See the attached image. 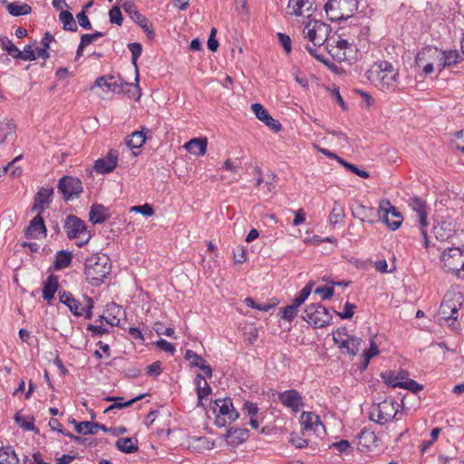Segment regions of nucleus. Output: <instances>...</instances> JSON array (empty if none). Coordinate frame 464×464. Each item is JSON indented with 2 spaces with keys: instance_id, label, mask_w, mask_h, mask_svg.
I'll list each match as a JSON object with an SVG mask.
<instances>
[{
  "instance_id": "f257e3e1",
  "label": "nucleus",
  "mask_w": 464,
  "mask_h": 464,
  "mask_svg": "<svg viewBox=\"0 0 464 464\" xmlns=\"http://www.w3.org/2000/svg\"><path fill=\"white\" fill-rule=\"evenodd\" d=\"M84 266L87 280L95 286L103 282L111 268L110 257L105 254H95L86 258Z\"/></svg>"
},
{
  "instance_id": "f03ea898",
  "label": "nucleus",
  "mask_w": 464,
  "mask_h": 464,
  "mask_svg": "<svg viewBox=\"0 0 464 464\" xmlns=\"http://www.w3.org/2000/svg\"><path fill=\"white\" fill-rule=\"evenodd\" d=\"M344 35L346 33L343 32L341 35L330 37L325 46L333 59L340 63L352 60L353 54L357 49L353 44V40L349 41L343 38L342 36Z\"/></svg>"
},
{
  "instance_id": "7ed1b4c3",
  "label": "nucleus",
  "mask_w": 464,
  "mask_h": 464,
  "mask_svg": "<svg viewBox=\"0 0 464 464\" xmlns=\"http://www.w3.org/2000/svg\"><path fill=\"white\" fill-rule=\"evenodd\" d=\"M463 295L457 292H448L440 304L439 314L440 320L452 321L451 326L457 329L459 324L457 322L459 310L462 304Z\"/></svg>"
},
{
  "instance_id": "20e7f679",
  "label": "nucleus",
  "mask_w": 464,
  "mask_h": 464,
  "mask_svg": "<svg viewBox=\"0 0 464 464\" xmlns=\"http://www.w3.org/2000/svg\"><path fill=\"white\" fill-rule=\"evenodd\" d=\"M357 8V0H328L324 5V11L331 21L353 18Z\"/></svg>"
},
{
  "instance_id": "39448f33",
  "label": "nucleus",
  "mask_w": 464,
  "mask_h": 464,
  "mask_svg": "<svg viewBox=\"0 0 464 464\" xmlns=\"http://www.w3.org/2000/svg\"><path fill=\"white\" fill-rule=\"evenodd\" d=\"M332 29L329 24L318 20L309 21L303 30L304 37L318 47L327 44Z\"/></svg>"
},
{
  "instance_id": "423d86ee",
  "label": "nucleus",
  "mask_w": 464,
  "mask_h": 464,
  "mask_svg": "<svg viewBox=\"0 0 464 464\" xmlns=\"http://www.w3.org/2000/svg\"><path fill=\"white\" fill-rule=\"evenodd\" d=\"M64 231L70 239H81L77 245L82 246L88 243L91 234L83 220L74 215L66 217L63 224Z\"/></svg>"
},
{
  "instance_id": "0eeeda50",
  "label": "nucleus",
  "mask_w": 464,
  "mask_h": 464,
  "mask_svg": "<svg viewBox=\"0 0 464 464\" xmlns=\"http://www.w3.org/2000/svg\"><path fill=\"white\" fill-rule=\"evenodd\" d=\"M397 414L398 403L393 400H384L372 407L370 420L383 425L394 419Z\"/></svg>"
},
{
  "instance_id": "6e6552de",
  "label": "nucleus",
  "mask_w": 464,
  "mask_h": 464,
  "mask_svg": "<svg viewBox=\"0 0 464 464\" xmlns=\"http://www.w3.org/2000/svg\"><path fill=\"white\" fill-rule=\"evenodd\" d=\"M303 319L314 328H323L331 323L332 315L322 304H312L305 308Z\"/></svg>"
},
{
  "instance_id": "1a4fd4ad",
  "label": "nucleus",
  "mask_w": 464,
  "mask_h": 464,
  "mask_svg": "<svg viewBox=\"0 0 464 464\" xmlns=\"http://www.w3.org/2000/svg\"><path fill=\"white\" fill-rule=\"evenodd\" d=\"M434 55H437V59H439L440 62H443V66L455 65L461 60V56L457 50H450L447 52L439 53L436 48L428 47L417 54L415 60L416 65L420 67L421 62L426 59V56Z\"/></svg>"
},
{
  "instance_id": "9d476101",
  "label": "nucleus",
  "mask_w": 464,
  "mask_h": 464,
  "mask_svg": "<svg viewBox=\"0 0 464 464\" xmlns=\"http://www.w3.org/2000/svg\"><path fill=\"white\" fill-rule=\"evenodd\" d=\"M382 214V219L392 230L400 227L403 221L401 214L388 199H382L379 204V215Z\"/></svg>"
},
{
  "instance_id": "9b49d317",
  "label": "nucleus",
  "mask_w": 464,
  "mask_h": 464,
  "mask_svg": "<svg viewBox=\"0 0 464 464\" xmlns=\"http://www.w3.org/2000/svg\"><path fill=\"white\" fill-rule=\"evenodd\" d=\"M58 190L63 196V198L68 201L74 197H79L82 193V181L72 176L63 177L58 183Z\"/></svg>"
},
{
  "instance_id": "f8f14e48",
  "label": "nucleus",
  "mask_w": 464,
  "mask_h": 464,
  "mask_svg": "<svg viewBox=\"0 0 464 464\" xmlns=\"http://www.w3.org/2000/svg\"><path fill=\"white\" fill-rule=\"evenodd\" d=\"M462 258H464V250L459 247H450L444 250L440 256L444 269L452 274L457 270Z\"/></svg>"
},
{
  "instance_id": "ddd939ff",
  "label": "nucleus",
  "mask_w": 464,
  "mask_h": 464,
  "mask_svg": "<svg viewBox=\"0 0 464 464\" xmlns=\"http://www.w3.org/2000/svg\"><path fill=\"white\" fill-rule=\"evenodd\" d=\"M122 8L124 12L130 17V19L139 24L147 33V34H153V31L151 30V24L147 17H145L138 11L136 5L130 1L125 2L122 5Z\"/></svg>"
},
{
  "instance_id": "4468645a",
  "label": "nucleus",
  "mask_w": 464,
  "mask_h": 464,
  "mask_svg": "<svg viewBox=\"0 0 464 464\" xmlns=\"http://www.w3.org/2000/svg\"><path fill=\"white\" fill-rule=\"evenodd\" d=\"M119 153L116 150H110L104 158L97 160L93 169L101 174L112 172L117 167Z\"/></svg>"
},
{
  "instance_id": "2eb2a0df",
  "label": "nucleus",
  "mask_w": 464,
  "mask_h": 464,
  "mask_svg": "<svg viewBox=\"0 0 464 464\" xmlns=\"http://www.w3.org/2000/svg\"><path fill=\"white\" fill-rule=\"evenodd\" d=\"M280 402L293 411L297 412L304 405L303 398L296 390H287L278 394Z\"/></svg>"
},
{
  "instance_id": "dca6fc26",
  "label": "nucleus",
  "mask_w": 464,
  "mask_h": 464,
  "mask_svg": "<svg viewBox=\"0 0 464 464\" xmlns=\"http://www.w3.org/2000/svg\"><path fill=\"white\" fill-rule=\"evenodd\" d=\"M358 445L359 450L362 452L372 451L378 448L380 444V439L377 435L370 430H362L358 435Z\"/></svg>"
},
{
  "instance_id": "f3484780",
  "label": "nucleus",
  "mask_w": 464,
  "mask_h": 464,
  "mask_svg": "<svg viewBox=\"0 0 464 464\" xmlns=\"http://www.w3.org/2000/svg\"><path fill=\"white\" fill-rule=\"evenodd\" d=\"M41 214L38 212L25 228L24 234L27 238L37 239L46 236V227Z\"/></svg>"
},
{
  "instance_id": "a211bd4d",
  "label": "nucleus",
  "mask_w": 464,
  "mask_h": 464,
  "mask_svg": "<svg viewBox=\"0 0 464 464\" xmlns=\"http://www.w3.org/2000/svg\"><path fill=\"white\" fill-rule=\"evenodd\" d=\"M410 207L416 213L417 220L421 227L428 226V208L426 202L418 197L410 198Z\"/></svg>"
},
{
  "instance_id": "6ab92c4d",
  "label": "nucleus",
  "mask_w": 464,
  "mask_h": 464,
  "mask_svg": "<svg viewBox=\"0 0 464 464\" xmlns=\"http://www.w3.org/2000/svg\"><path fill=\"white\" fill-rule=\"evenodd\" d=\"M216 407L218 408V413L228 420V423L234 422L239 418V413L233 407L230 398L218 399L215 401Z\"/></svg>"
},
{
  "instance_id": "aec40b11",
  "label": "nucleus",
  "mask_w": 464,
  "mask_h": 464,
  "mask_svg": "<svg viewBox=\"0 0 464 464\" xmlns=\"http://www.w3.org/2000/svg\"><path fill=\"white\" fill-rule=\"evenodd\" d=\"M343 31L347 30V34H349V38H347L349 41L353 40V44H355V39L362 40L365 39L369 34V27L368 26H362L359 23L358 17H353L351 21V24L348 26L347 29L343 28Z\"/></svg>"
},
{
  "instance_id": "412c9836",
  "label": "nucleus",
  "mask_w": 464,
  "mask_h": 464,
  "mask_svg": "<svg viewBox=\"0 0 464 464\" xmlns=\"http://www.w3.org/2000/svg\"><path fill=\"white\" fill-rule=\"evenodd\" d=\"M314 0H289L287 8L292 9L291 14L301 16L307 14L311 15V12L314 10Z\"/></svg>"
},
{
  "instance_id": "4be33fe9",
  "label": "nucleus",
  "mask_w": 464,
  "mask_h": 464,
  "mask_svg": "<svg viewBox=\"0 0 464 464\" xmlns=\"http://www.w3.org/2000/svg\"><path fill=\"white\" fill-rule=\"evenodd\" d=\"M53 194V188H42L34 197L32 211H38L40 213L44 212L45 208L44 205H48L51 202Z\"/></svg>"
},
{
  "instance_id": "5701e85b",
  "label": "nucleus",
  "mask_w": 464,
  "mask_h": 464,
  "mask_svg": "<svg viewBox=\"0 0 464 464\" xmlns=\"http://www.w3.org/2000/svg\"><path fill=\"white\" fill-rule=\"evenodd\" d=\"M109 209L102 204L95 203L91 207L89 220L92 224H102L110 218Z\"/></svg>"
},
{
  "instance_id": "b1692460",
  "label": "nucleus",
  "mask_w": 464,
  "mask_h": 464,
  "mask_svg": "<svg viewBox=\"0 0 464 464\" xmlns=\"http://www.w3.org/2000/svg\"><path fill=\"white\" fill-rule=\"evenodd\" d=\"M301 424L303 430L305 431L313 430L316 432L319 430V427L324 428L319 416L314 412L304 411L301 415Z\"/></svg>"
},
{
  "instance_id": "393cba45",
  "label": "nucleus",
  "mask_w": 464,
  "mask_h": 464,
  "mask_svg": "<svg viewBox=\"0 0 464 464\" xmlns=\"http://www.w3.org/2000/svg\"><path fill=\"white\" fill-rule=\"evenodd\" d=\"M207 138H194L185 143L184 148L191 154L203 156L207 151Z\"/></svg>"
},
{
  "instance_id": "a878e982",
  "label": "nucleus",
  "mask_w": 464,
  "mask_h": 464,
  "mask_svg": "<svg viewBox=\"0 0 464 464\" xmlns=\"http://www.w3.org/2000/svg\"><path fill=\"white\" fill-rule=\"evenodd\" d=\"M227 437L229 439L228 443L233 446H238L245 442L249 437V431L242 428H230L227 430Z\"/></svg>"
},
{
  "instance_id": "bb28decb",
  "label": "nucleus",
  "mask_w": 464,
  "mask_h": 464,
  "mask_svg": "<svg viewBox=\"0 0 464 464\" xmlns=\"http://www.w3.org/2000/svg\"><path fill=\"white\" fill-rule=\"evenodd\" d=\"M59 287L58 277L54 275H50L44 282L43 297L45 301L50 302L53 299L54 295Z\"/></svg>"
},
{
  "instance_id": "cd10ccee",
  "label": "nucleus",
  "mask_w": 464,
  "mask_h": 464,
  "mask_svg": "<svg viewBox=\"0 0 464 464\" xmlns=\"http://www.w3.org/2000/svg\"><path fill=\"white\" fill-rule=\"evenodd\" d=\"M102 430L103 431H107V428L101 423L92 422V421H82L80 423H76V431L80 434H97L98 431Z\"/></svg>"
},
{
  "instance_id": "c85d7f7f",
  "label": "nucleus",
  "mask_w": 464,
  "mask_h": 464,
  "mask_svg": "<svg viewBox=\"0 0 464 464\" xmlns=\"http://www.w3.org/2000/svg\"><path fill=\"white\" fill-rule=\"evenodd\" d=\"M398 72H393L390 73H378L376 81L381 89L382 90H391L394 87L395 82L398 80Z\"/></svg>"
},
{
  "instance_id": "c756f323",
  "label": "nucleus",
  "mask_w": 464,
  "mask_h": 464,
  "mask_svg": "<svg viewBox=\"0 0 464 464\" xmlns=\"http://www.w3.org/2000/svg\"><path fill=\"white\" fill-rule=\"evenodd\" d=\"M116 447L124 453H134L138 451V440L133 437L121 438L116 441Z\"/></svg>"
},
{
  "instance_id": "7c9ffc66",
  "label": "nucleus",
  "mask_w": 464,
  "mask_h": 464,
  "mask_svg": "<svg viewBox=\"0 0 464 464\" xmlns=\"http://www.w3.org/2000/svg\"><path fill=\"white\" fill-rule=\"evenodd\" d=\"M8 13L13 16H20L28 14L32 12V8L27 4H20L18 2L8 3L5 1Z\"/></svg>"
},
{
  "instance_id": "2f4dec72",
  "label": "nucleus",
  "mask_w": 464,
  "mask_h": 464,
  "mask_svg": "<svg viewBox=\"0 0 464 464\" xmlns=\"http://www.w3.org/2000/svg\"><path fill=\"white\" fill-rule=\"evenodd\" d=\"M195 382L199 405L202 403L203 399L207 398L210 394L211 388L201 374L197 375Z\"/></svg>"
},
{
  "instance_id": "473e14b6",
  "label": "nucleus",
  "mask_w": 464,
  "mask_h": 464,
  "mask_svg": "<svg viewBox=\"0 0 464 464\" xmlns=\"http://www.w3.org/2000/svg\"><path fill=\"white\" fill-rule=\"evenodd\" d=\"M215 446V442L210 440L207 437H193L190 442V448L198 452H201L204 450H209L213 449Z\"/></svg>"
},
{
  "instance_id": "72a5a7b5",
  "label": "nucleus",
  "mask_w": 464,
  "mask_h": 464,
  "mask_svg": "<svg viewBox=\"0 0 464 464\" xmlns=\"http://www.w3.org/2000/svg\"><path fill=\"white\" fill-rule=\"evenodd\" d=\"M0 464H20L19 459L12 446L0 449Z\"/></svg>"
},
{
  "instance_id": "f704fd0d",
  "label": "nucleus",
  "mask_w": 464,
  "mask_h": 464,
  "mask_svg": "<svg viewBox=\"0 0 464 464\" xmlns=\"http://www.w3.org/2000/svg\"><path fill=\"white\" fill-rule=\"evenodd\" d=\"M143 397V395H140V396H137L128 401H125V402H122L121 401H123V399L121 397H106L105 398V401H114L113 404L110 405L105 411L104 412H109L114 409H123V408H126V407H129L130 405H132L135 401L140 400L141 398Z\"/></svg>"
},
{
  "instance_id": "c9c22d12",
  "label": "nucleus",
  "mask_w": 464,
  "mask_h": 464,
  "mask_svg": "<svg viewBox=\"0 0 464 464\" xmlns=\"http://www.w3.org/2000/svg\"><path fill=\"white\" fill-rule=\"evenodd\" d=\"M146 140L143 130H136L128 137L126 143L130 149H139L145 143Z\"/></svg>"
},
{
  "instance_id": "e433bc0d",
  "label": "nucleus",
  "mask_w": 464,
  "mask_h": 464,
  "mask_svg": "<svg viewBox=\"0 0 464 464\" xmlns=\"http://www.w3.org/2000/svg\"><path fill=\"white\" fill-rule=\"evenodd\" d=\"M72 255L71 252L63 251V250L58 251L56 254L55 261H54V265H53L54 268L56 270H61V269H63V268L69 266V265L72 262Z\"/></svg>"
},
{
  "instance_id": "4c0bfd02",
  "label": "nucleus",
  "mask_w": 464,
  "mask_h": 464,
  "mask_svg": "<svg viewBox=\"0 0 464 464\" xmlns=\"http://www.w3.org/2000/svg\"><path fill=\"white\" fill-rule=\"evenodd\" d=\"M59 19L63 24V28L66 31L76 32L78 27L72 14L69 11H61Z\"/></svg>"
},
{
  "instance_id": "58836bf2",
  "label": "nucleus",
  "mask_w": 464,
  "mask_h": 464,
  "mask_svg": "<svg viewBox=\"0 0 464 464\" xmlns=\"http://www.w3.org/2000/svg\"><path fill=\"white\" fill-rule=\"evenodd\" d=\"M16 126L13 121H4L0 122V143H4L9 136L15 133Z\"/></svg>"
},
{
  "instance_id": "ea45409f",
  "label": "nucleus",
  "mask_w": 464,
  "mask_h": 464,
  "mask_svg": "<svg viewBox=\"0 0 464 464\" xmlns=\"http://www.w3.org/2000/svg\"><path fill=\"white\" fill-rule=\"evenodd\" d=\"M14 420L24 430L38 432L34 426V418L33 416H23L20 413H16Z\"/></svg>"
},
{
  "instance_id": "a19ab883",
  "label": "nucleus",
  "mask_w": 464,
  "mask_h": 464,
  "mask_svg": "<svg viewBox=\"0 0 464 464\" xmlns=\"http://www.w3.org/2000/svg\"><path fill=\"white\" fill-rule=\"evenodd\" d=\"M344 218V210L343 206L338 202L334 201L332 211L329 215V222L334 226Z\"/></svg>"
},
{
  "instance_id": "79ce46f5",
  "label": "nucleus",
  "mask_w": 464,
  "mask_h": 464,
  "mask_svg": "<svg viewBox=\"0 0 464 464\" xmlns=\"http://www.w3.org/2000/svg\"><path fill=\"white\" fill-rule=\"evenodd\" d=\"M362 342V340L361 338L352 335L347 338L345 344L343 345L341 349H345L347 353L354 356L358 353Z\"/></svg>"
},
{
  "instance_id": "37998d69",
  "label": "nucleus",
  "mask_w": 464,
  "mask_h": 464,
  "mask_svg": "<svg viewBox=\"0 0 464 464\" xmlns=\"http://www.w3.org/2000/svg\"><path fill=\"white\" fill-rule=\"evenodd\" d=\"M128 48L131 53V63L133 64L136 72V80H138L139 67L137 62L142 53V46L140 43H131L128 44Z\"/></svg>"
},
{
  "instance_id": "c03bdc74",
  "label": "nucleus",
  "mask_w": 464,
  "mask_h": 464,
  "mask_svg": "<svg viewBox=\"0 0 464 464\" xmlns=\"http://www.w3.org/2000/svg\"><path fill=\"white\" fill-rule=\"evenodd\" d=\"M312 291V283H308L298 294V296H296L293 303L290 304L291 306H294V308L298 311V307L307 299V297L310 295Z\"/></svg>"
},
{
  "instance_id": "a18cd8bd",
  "label": "nucleus",
  "mask_w": 464,
  "mask_h": 464,
  "mask_svg": "<svg viewBox=\"0 0 464 464\" xmlns=\"http://www.w3.org/2000/svg\"><path fill=\"white\" fill-rule=\"evenodd\" d=\"M312 291V283H308L298 294V296H296L293 303L290 304L291 306H294V308L298 311V307L307 299V297L310 295Z\"/></svg>"
},
{
  "instance_id": "49530a36",
  "label": "nucleus",
  "mask_w": 464,
  "mask_h": 464,
  "mask_svg": "<svg viewBox=\"0 0 464 464\" xmlns=\"http://www.w3.org/2000/svg\"><path fill=\"white\" fill-rule=\"evenodd\" d=\"M312 291V283H308L298 294V296H296L293 303L290 304L291 306H294V308L298 311V307L307 299V297L310 295Z\"/></svg>"
},
{
  "instance_id": "de8ad7c7",
  "label": "nucleus",
  "mask_w": 464,
  "mask_h": 464,
  "mask_svg": "<svg viewBox=\"0 0 464 464\" xmlns=\"http://www.w3.org/2000/svg\"><path fill=\"white\" fill-rule=\"evenodd\" d=\"M312 291V283H308L298 294V296H296L293 303L290 304L291 306H294V308L298 311V307L307 299V297L310 295Z\"/></svg>"
},
{
  "instance_id": "09e8293b",
  "label": "nucleus",
  "mask_w": 464,
  "mask_h": 464,
  "mask_svg": "<svg viewBox=\"0 0 464 464\" xmlns=\"http://www.w3.org/2000/svg\"><path fill=\"white\" fill-rule=\"evenodd\" d=\"M312 291V283H308L298 294V296H296L293 303L290 304L291 306H294V308L298 311V307L307 299V297L310 295Z\"/></svg>"
},
{
  "instance_id": "8fccbe9b",
  "label": "nucleus",
  "mask_w": 464,
  "mask_h": 464,
  "mask_svg": "<svg viewBox=\"0 0 464 464\" xmlns=\"http://www.w3.org/2000/svg\"><path fill=\"white\" fill-rule=\"evenodd\" d=\"M312 291V283H308L298 294V296H296L293 303L290 304L291 306H294V308L298 311V307L307 299V297L310 295Z\"/></svg>"
},
{
  "instance_id": "3c124183",
  "label": "nucleus",
  "mask_w": 464,
  "mask_h": 464,
  "mask_svg": "<svg viewBox=\"0 0 464 464\" xmlns=\"http://www.w3.org/2000/svg\"><path fill=\"white\" fill-rule=\"evenodd\" d=\"M312 291V283H308L298 294V296H296L293 303L290 304L291 306H294V308L298 311V307L307 299V297L310 295Z\"/></svg>"
},
{
  "instance_id": "603ef678",
  "label": "nucleus",
  "mask_w": 464,
  "mask_h": 464,
  "mask_svg": "<svg viewBox=\"0 0 464 464\" xmlns=\"http://www.w3.org/2000/svg\"><path fill=\"white\" fill-rule=\"evenodd\" d=\"M312 291V283H308L298 294V296H296L293 303L290 304L291 306H294V308L298 311V307L307 299V297L310 295Z\"/></svg>"
},
{
  "instance_id": "864d4df0",
  "label": "nucleus",
  "mask_w": 464,
  "mask_h": 464,
  "mask_svg": "<svg viewBox=\"0 0 464 464\" xmlns=\"http://www.w3.org/2000/svg\"><path fill=\"white\" fill-rule=\"evenodd\" d=\"M312 291V283H308L298 294V296H296L293 303L290 304L291 306H294V308L298 311V307L307 299V297L310 295Z\"/></svg>"
},
{
  "instance_id": "5fc2aeb1",
  "label": "nucleus",
  "mask_w": 464,
  "mask_h": 464,
  "mask_svg": "<svg viewBox=\"0 0 464 464\" xmlns=\"http://www.w3.org/2000/svg\"><path fill=\"white\" fill-rule=\"evenodd\" d=\"M312 291V283H308L298 294V296H296L293 303L290 304L291 306H294V308L298 311V307L307 299V297L310 295Z\"/></svg>"
},
{
  "instance_id": "6e6d98bb",
  "label": "nucleus",
  "mask_w": 464,
  "mask_h": 464,
  "mask_svg": "<svg viewBox=\"0 0 464 464\" xmlns=\"http://www.w3.org/2000/svg\"><path fill=\"white\" fill-rule=\"evenodd\" d=\"M348 337H351L347 334V329L345 327H340L333 332V340L335 344L341 349L343 345L345 344V342Z\"/></svg>"
},
{
  "instance_id": "4d7b16f0",
  "label": "nucleus",
  "mask_w": 464,
  "mask_h": 464,
  "mask_svg": "<svg viewBox=\"0 0 464 464\" xmlns=\"http://www.w3.org/2000/svg\"><path fill=\"white\" fill-rule=\"evenodd\" d=\"M381 376L387 385L393 388H401L402 382L399 381V375H396L395 372L392 371H386L384 372H382Z\"/></svg>"
},
{
  "instance_id": "13d9d810",
  "label": "nucleus",
  "mask_w": 464,
  "mask_h": 464,
  "mask_svg": "<svg viewBox=\"0 0 464 464\" xmlns=\"http://www.w3.org/2000/svg\"><path fill=\"white\" fill-rule=\"evenodd\" d=\"M49 426L52 430H57L58 432L69 437L71 440H74V441H77V442H81L82 441V438L81 437H78V436H75L72 433H69V432H65L64 430L63 429V425L61 424V422L57 420V419H51L50 421H49Z\"/></svg>"
},
{
  "instance_id": "bf43d9fd",
  "label": "nucleus",
  "mask_w": 464,
  "mask_h": 464,
  "mask_svg": "<svg viewBox=\"0 0 464 464\" xmlns=\"http://www.w3.org/2000/svg\"><path fill=\"white\" fill-rule=\"evenodd\" d=\"M1 46L5 49L8 54L15 58L18 54V48L13 44V42L6 36H0Z\"/></svg>"
},
{
  "instance_id": "052dcab7",
  "label": "nucleus",
  "mask_w": 464,
  "mask_h": 464,
  "mask_svg": "<svg viewBox=\"0 0 464 464\" xmlns=\"http://www.w3.org/2000/svg\"><path fill=\"white\" fill-rule=\"evenodd\" d=\"M185 359L188 360L191 365L199 369L207 362L200 355L191 350L186 352Z\"/></svg>"
},
{
  "instance_id": "680f3d73",
  "label": "nucleus",
  "mask_w": 464,
  "mask_h": 464,
  "mask_svg": "<svg viewBox=\"0 0 464 464\" xmlns=\"http://www.w3.org/2000/svg\"><path fill=\"white\" fill-rule=\"evenodd\" d=\"M124 86H129V84L124 82L121 77L113 75V80H111L109 83V92L116 93L122 92H124Z\"/></svg>"
},
{
  "instance_id": "e2e57ef3",
  "label": "nucleus",
  "mask_w": 464,
  "mask_h": 464,
  "mask_svg": "<svg viewBox=\"0 0 464 464\" xmlns=\"http://www.w3.org/2000/svg\"><path fill=\"white\" fill-rule=\"evenodd\" d=\"M67 307L75 316H82L85 310L84 299L81 302L74 298Z\"/></svg>"
},
{
  "instance_id": "0e129e2a",
  "label": "nucleus",
  "mask_w": 464,
  "mask_h": 464,
  "mask_svg": "<svg viewBox=\"0 0 464 464\" xmlns=\"http://www.w3.org/2000/svg\"><path fill=\"white\" fill-rule=\"evenodd\" d=\"M18 54L15 59H21L23 61H34L35 52L33 50L31 45H26L23 51L18 49Z\"/></svg>"
},
{
  "instance_id": "69168bd1",
  "label": "nucleus",
  "mask_w": 464,
  "mask_h": 464,
  "mask_svg": "<svg viewBox=\"0 0 464 464\" xmlns=\"http://www.w3.org/2000/svg\"><path fill=\"white\" fill-rule=\"evenodd\" d=\"M130 211L140 213L145 217H151L154 214L153 208L148 203L144 205L131 207Z\"/></svg>"
},
{
  "instance_id": "338daca9",
  "label": "nucleus",
  "mask_w": 464,
  "mask_h": 464,
  "mask_svg": "<svg viewBox=\"0 0 464 464\" xmlns=\"http://www.w3.org/2000/svg\"><path fill=\"white\" fill-rule=\"evenodd\" d=\"M234 260L237 264H243L246 261V248L243 246H237L233 252Z\"/></svg>"
},
{
  "instance_id": "774afa93",
  "label": "nucleus",
  "mask_w": 464,
  "mask_h": 464,
  "mask_svg": "<svg viewBox=\"0 0 464 464\" xmlns=\"http://www.w3.org/2000/svg\"><path fill=\"white\" fill-rule=\"evenodd\" d=\"M452 146L464 152V130L456 132L454 139L451 140Z\"/></svg>"
}]
</instances>
